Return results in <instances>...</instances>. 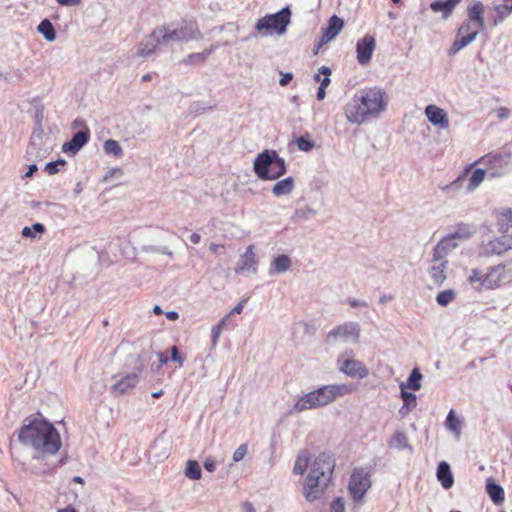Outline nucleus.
<instances>
[{
  "label": "nucleus",
  "mask_w": 512,
  "mask_h": 512,
  "mask_svg": "<svg viewBox=\"0 0 512 512\" xmlns=\"http://www.w3.org/2000/svg\"><path fill=\"white\" fill-rule=\"evenodd\" d=\"M502 5H507L508 10L512 13V0H503Z\"/></svg>",
  "instance_id": "69168bd1"
},
{
  "label": "nucleus",
  "mask_w": 512,
  "mask_h": 512,
  "mask_svg": "<svg viewBox=\"0 0 512 512\" xmlns=\"http://www.w3.org/2000/svg\"><path fill=\"white\" fill-rule=\"evenodd\" d=\"M334 468L335 461L327 453H320L314 459L303 485V496L308 502L322 498L332 483Z\"/></svg>",
  "instance_id": "7ed1b4c3"
},
{
  "label": "nucleus",
  "mask_w": 512,
  "mask_h": 512,
  "mask_svg": "<svg viewBox=\"0 0 512 512\" xmlns=\"http://www.w3.org/2000/svg\"><path fill=\"white\" fill-rule=\"evenodd\" d=\"M36 170H37L36 165H31L29 167V171L26 173V176H28V177L31 176Z\"/></svg>",
  "instance_id": "774afa93"
},
{
  "label": "nucleus",
  "mask_w": 512,
  "mask_h": 512,
  "mask_svg": "<svg viewBox=\"0 0 512 512\" xmlns=\"http://www.w3.org/2000/svg\"><path fill=\"white\" fill-rule=\"evenodd\" d=\"M246 453H247V445L246 444L240 445L233 453V460L235 462L242 460L245 457Z\"/></svg>",
  "instance_id": "3c124183"
},
{
  "label": "nucleus",
  "mask_w": 512,
  "mask_h": 512,
  "mask_svg": "<svg viewBox=\"0 0 512 512\" xmlns=\"http://www.w3.org/2000/svg\"><path fill=\"white\" fill-rule=\"evenodd\" d=\"M104 151L107 154H112L116 157H121L123 155V150L119 143L116 140L108 139L104 143Z\"/></svg>",
  "instance_id": "e433bc0d"
},
{
  "label": "nucleus",
  "mask_w": 512,
  "mask_h": 512,
  "mask_svg": "<svg viewBox=\"0 0 512 512\" xmlns=\"http://www.w3.org/2000/svg\"><path fill=\"white\" fill-rule=\"evenodd\" d=\"M290 16V9L285 7L275 14H269L259 19L256 23V30L258 32L263 30L275 31L278 34H282L290 23Z\"/></svg>",
  "instance_id": "1a4fd4ad"
},
{
  "label": "nucleus",
  "mask_w": 512,
  "mask_h": 512,
  "mask_svg": "<svg viewBox=\"0 0 512 512\" xmlns=\"http://www.w3.org/2000/svg\"><path fill=\"white\" fill-rule=\"evenodd\" d=\"M191 243L198 244L201 241V236L198 233H192L189 237Z\"/></svg>",
  "instance_id": "052dcab7"
},
{
  "label": "nucleus",
  "mask_w": 512,
  "mask_h": 512,
  "mask_svg": "<svg viewBox=\"0 0 512 512\" xmlns=\"http://www.w3.org/2000/svg\"><path fill=\"white\" fill-rule=\"evenodd\" d=\"M485 6L482 2L476 1L467 8L468 21L473 22L478 28L484 27Z\"/></svg>",
  "instance_id": "412c9836"
},
{
  "label": "nucleus",
  "mask_w": 512,
  "mask_h": 512,
  "mask_svg": "<svg viewBox=\"0 0 512 512\" xmlns=\"http://www.w3.org/2000/svg\"><path fill=\"white\" fill-rule=\"evenodd\" d=\"M371 487V469L356 467L353 469L348 490L354 501H361Z\"/></svg>",
  "instance_id": "0eeeda50"
},
{
  "label": "nucleus",
  "mask_w": 512,
  "mask_h": 512,
  "mask_svg": "<svg viewBox=\"0 0 512 512\" xmlns=\"http://www.w3.org/2000/svg\"><path fill=\"white\" fill-rule=\"evenodd\" d=\"M486 491L494 503L500 504L504 501V490L500 485L488 482Z\"/></svg>",
  "instance_id": "c756f323"
},
{
  "label": "nucleus",
  "mask_w": 512,
  "mask_h": 512,
  "mask_svg": "<svg viewBox=\"0 0 512 512\" xmlns=\"http://www.w3.org/2000/svg\"><path fill=\"white\" fill-rule=\"evenodd\" d=\"M455 297V294L452 290H445L440 292L437 297V303L441 306H446L449 304Z\"/></svg>",
  "instance_id": "c03bdc74"
},
{
  "label": "nucleus",
  "mask_w": 512,
  "mask_h": 512,
  "mask_svg": "<svg viewBox=\"0 0 512 512\" xmlns=\"http://www.w3.org/2000/svg\"><path fill=\"white\" fill-rule=\"evenodd\" d=\"M360 338V326L358 323L346 322L338 325L334 329L328 332L327 339L342 341V342H353L357 343Z\"/></svg>",
  "instance_id": "ddd939ff"
},
{
  "label": "nucleus",
  "mask_w": 512,
  "mask_h": 512,
  "mask_svg": "<svg viewBox=\"0 0 512 512\" xmlns=\"http://www.w3.org/2000/svg\"><path fill=\"white\" fill-rule=\"evenodd\" d=\"M481 29L482 28H478V26H476L473 22H463L457 31V38L454 40L449 49V54L455 55L462 48L473 42L478 35L479 30Z\"/></svg>",
  "instance_id": "f8f14e48"
},
{
  "label": "nucleus",
  "mask_w": 512,
  "mask_h": 512,
  "mask_svg": "<svg viewBox=\"0 0 512 512\" xmlns=\"http://www.w3.org/2000/svg\"><path fill=\"white\" fill-rule=\"evenodd\" d=\"M245 300L239 302L234 308L231 310L230 314H240L244 308Z\"/></svg>",
  "instance_id": "4d7b16f0"
},
{
  "label": "nucleus",
  "mask_w": 512,
  "mask_h": 512,
  "mask_svg": "<svg viewBox=\"0 0 512 512\" xmlns=\"http://www.w3.org/2000/svg\"><path fill=\"white\" fill-rule=\"evenodd\" d=\"M138 382L139 374H127L112 385L111 393L115 396L127 394L137 386Z\"/></svg>",
  "instance_id": "2eb2a0df"
},
{
  "label": "nucleus",
  "mask_w": 512,
  "mask_h": 512,
  "mask_svg": "<svg viewBox=\"0 0 512 512\" xmlns=\"http://www.w3.org/2000/svg\"><path fill=\"white\" fill-rule=\"evenodd\" d=\"M352 356V350L345 351L343 354L339 355L337 359L339 370L353 378L362 379L368 376L369 371L367 367L361 361L352 358Z\"/></svg>",
  "instance_id": "9b49d317"
},
{
  "label": "nucleus",
  "mask_w": 512,
  "mask_h": 512,
  "mask_svg": "<svg viewBox=\"0 0 512 512\" xmlns=\"http://www.w3.org/2000/svg\"><path fill=\"white\" fill-rule=\"evenodd\" d=\"M348 302H349L351 307L366 306L365 302H360V301H357L355 299H350Z\"/></svg>",
  "instance_id": "680f3d73"
},
{
  "label": "nucleus",
  "mask_w": 512,
  "mask_h": 512,
  "mask_svg": "<svg viewBox=\"0 0 512 512\" xmlns=\"http://www.w3.org/2000/svg\"><path fill=\"white\" fill-rule=\"evenodd\" d=\"M256 259L253 253L252 247H248L245 254L242 256L241 262L239 263V267L237 269L238 272H243L247 270L255 271L256 267Z\"/></svg>",
  "instance_id": "bb28decb"
},
{
  "label": "nucleus",
  "mask_w": 512,
  "mask_h": 512,
  "mask_svg": "<svg viewBox=\"0 0 512 512\" xmlns=\"http://www.w3.org/2000/svg\"><path fill=\"white\" fill-rule=\"evenodd\" d=\"M294 188V179L287 177L278 181L272 188V192L276 197L289 194Z\"/></svg>",
  "instance_id": "a878e982"
},
{
  "label": "nucleus",
  "mask_w": 512,
  "mask_h": 512,
  "mask_svg": "<svg viewBox=\"0 0 512 512\" xmlns=\"http://www.w3.org/2000/svg\"><path fill=\"white\" fill-rule=\"evenodd\" d=\"M65 164H66V161L63 160V159H59V160L54 161V162H49L45 166V171L49 175H54V174L59 172L58 166H64Z\"/></svg>",
  "instance_id": "49530a36"
},
{
  "label": "nucleus",
  "mask_w": 512,
  "mask_h": 512,
  "mask_svg": "<svg viewBox=\"0 0 512 512\" xmlns=\"http://www.w3.org/2000/svg\"><path fill=\"white\" fill-rule=\"evenodd\" d=\"M497 223L500 231H507L512 226V211L505 209L497 216Z\"/></svg>",
  "instance_id": "f704fd0d"
},
{
  "label": "nucleus",
  "mask_w": 512,
  "mask_h": 512,
  "mask_svg": "<svg viewBox=\"0 0 512 512\" xmlns=\"http://www.w3.org/2000/svg\"><path fill=\"white\" fill-rule=\"evenodd\" d=\"M225 325V319H222L216 326L212 328L211 336H212V342L213 344H216L218 341V338L221 334V331Z\"/></svg>",
  "instance_id": "de8ad7c7"
},
{
  "label": "nucleus",
  "mask_w": 512,
  "mask_h": 512,
  "mask_svg": "<svg viewBox=\"0 0 512 512\" xmlns=\"http://www.w3.org/2000/svg\"><path fill=\"white\" fill-rule=\"evenodd\" d=\"M447 261H438L434 262L433 266L430 269V275L436 284H441L446 278L445 268Z\"/></svg>",
  "instance_id": "cd10ccee"
},
{
  "label": "nucleus",
  "mask_w": 512,
  "mask_h": 512,
  "mask_svg": "<svg viewBox=\"0 0 512 512\" xmlns=\"http://www.w3.org/2000/svg\"><path fill=\"white\" fill-rule=\"evenodd\" d=\"M292 78H293L292 73H286L279 80V84L281 86H286L292 80Z\"/></svg>",
  "instance_id": "5fc2aeb1"
},
{
  "label": "nucleus",
  "mask_w": 512,
  "mask_h": 512,
  "mask_svg": "<svg viewBox=\"0 0 512 512\" xmlns=\"http://www.w3.org/2000/svg\"><path fill=\"white\" fill-rule=\"evenodd\" d=\"M82 0H56L61 6H76L81 3Z\"/></svg>",
  "instance_id": "864d4df0"
},
{
  "label": "nucleus",
  "mask_w": 512,
  "mask_h": 512,
  "mask_svg": "<svg viewBox=\"0 0 512 512\" xmlns=\"http://www.w3.org/2000/svg\"><path fill=\"white\" fill-rule=\"evenodd\" d=\"M437 478L445 489L452 487L454 479L450 466L446 462H441L437 468Z\"/></svg>",
  "instance_id": "b1692460"
},
{
  "label": "nucleus",
  "mask_w": 512,
  "mask_h": 512,
  "mask_svg": "<svg viewBox=\"0 0 512 512\" xmlns=\"http://www.w3.org/2000/svg\"><path fill=\"white\" fill-rule=\"evenodd\" d=\"M401 398L404 402V407H406L408 411H410L416 407V405H417L416 396L413 393L405 391L403 385H401Z\"/></svg>",
  "instance_id": "58836bf2"
},
{
  "label": "nucleus",
  "mask_w": 512,
  "mask_h": 512,
  "mask_svg": "<svg viewBox=\"0 0 512 512\" xmlns=\"http://www.w3.org/2000/svg\"><path fill=\"white\" fill-rule=\"evenodd\" d=\"M462 0H439L434 1L430 4V8L433 12H441L444 19H447L455 9V7L461 3Z\"/></svg>",
  "instance_id": "4be33fe9"
},
{
  "label": "nucleus",
  "mask_w": 512,
  "mask_h": 512,
  "mask_svg": "<svg viewBox=\"0 0 512 512\" xmlns=\"http://www.w3.org/2000/svg\"><path fill=\"white\" fill-rule=\"evenodd\" d=\"M220 248H223V245L215 244V243L210 244V247H209V249L213 253H217Z\"/></svg>",
  "instance_id": "e2e57ef3"
},
{
  "label": "nucleus",
  "mask_w": 512,
  "mask_h": 512,
  "mask_svg": "<svg viewBox=\"0 0 512 512\" xmlns=\"http://www.w3.org/2000/svg\"><path fill=\"white\" fill-rule=\"evenodd\" d=\"M254 172L262 180H275L286 173V164L275 150H265L254 160Z\"/></svg>",
  "instance_id": "39448f33"
},
{
  "label": "nucleus",
  "mask_w": 512,
  "mask_h": 512,
  "mask_svg": "<svg viewBox=\"0 0 512 512\" xmlns=\"http://www.w3.org/2000/svg\"><path fill=\"white\" fill-rule=\"evenodd\" d=\"M496 12V17L494 18V25L501 23L505 18H507L511 12L508 10L507 5H497L494 7Z\"/></svg>",
  "instance_id": "37998d69"
},
{
  "label": "nucleus",
  "mask_w": 512,
  "mask_h": 512,
  "mask_svg": "<svg viewBox=\"0 0 512 512\" xmlns=\"http://www.w3.org/2000/svg\"><path fill=\"white\" fill-rule=\"evenodd\" d=\"M344 21L337 15H333L328 20V25L325 28L320 40V45L326 44L333 40L343 29Z\"/></svg>",
  "instance_id": "f3484780"
},
{
  "label": "nucleus",
  "mask_w": 512,
  "mask_h": 512,
  "mask_svg": "<svg viewBox=\"0 0 512 512\" xmlns=\"http://www.w3.org/2000/svg\"><path fill=\"white\" fill-rule=\"evenodd\" d=\"M159 361H160L161 364H166L168 362V359H167V357L163 353H160L159 354Z\"/></svg>",
  "instance_id": "338daca9"
},
{
  "label": "nucleus",
  "mask_w": 512,
  "mask_h": 512,
  "mask_svg": "<svg viewBox=\"0 0 512 512\" xmlns=\"http://www.w3.org/2000/svg\"><path fill=\"white\" fill-rule=\"evenodd\" d=\"M331 512H345V504L344 500L341 497H338L333 500L330 505Z\"/></svg>",
  "instance_id": "09e8293b"
},
{
  "label": "nucleus",
  "mask_w": 512,
  "mask_h": 512,
  "mask_svg": "<svg viewBox=\"0 0 512 512\" xmlns=\"http://www.w3.org/2000/svg\"><path fill=\"white\" fill-rule=\"evenodd\" d=\"M273 270L276 273H283L290 269L291 260L287 255H279L273 261Z\"/></svg>",
  "instance_id": "473e14b6"
},
{
  "label": "nucleus",
  "mask_w": 512,
  "mask_h": 512,
  "mask_svg": "<svg viewBox=\"0 0 512 512\" xmlns=\"http://www.w3.org/2000/svg\"><path fill=\"white\" fill-rule=\"evenodd\" d=\"M242 509L244 512H255V509L250 502H243L242 503Z\"/></svg>",
  "instance_id": "13d9d810"
},
{
  "label": "nucleus",
  "mask_w": 512,
  "mask_h": 512,
  "mask_svg": "<svg viewBox=\"0 0 512 512\" xmlns=\"http://www.w3.org/2000/svg\"><path fill=\"white\" fill-rule=\"evenodd\" d=\"M309 461H310L309 454L306 451L301 452L297 456L294 466H293L294 474L302 475L306 471Z\"/></svg>",
  "instance_id": "7c9ffc66"
},
{
  "label": "nucleus",
  "mask_w": 512,
  "mask_h": 512,
  "mask_svg": "<svg viewBox=\"0 0 512 512\" xmlns=\"http://www.w3.org/2000/svg\"><path fill=\"white\" fill-rule=\"evenodd\" d=\"M422 375L418 368H414L408 378L407 386L414 391H417L421 388Z\"/></svg>",
  "instance_id": "4c0bfd02"
},
{
  "label": "nucleus",
  "mask_w": 512,
  "mask_h": 512,
  "mask_svg": "<svg viewBox=\"0 0 512 512\" xmlns=\"http://www.w3.org/2000/svg\"><path fill=\"white\" fill-rule=\"evenodd\" d=\"M157 33H159V29L154 30L146 39V41L140 44L136 53L138 57H146L155 52L159 44V40L156 38Z\"/></svg>",
  "instance_id": "5701e85b"
},
{
  "label": "nucleus",
  "mask_w": 512,
  "mask_h": 512,
  "mask_svg": "<svg viewBox=\"0 0 512 512\" xmlns=\"http://www.w3.org/2000/svg\"><path fill=\"white\" fill-rule=\"evenodd\" d=\"M45 232V226L41 223H35L32 227L25 226L22 229V236L28 237V238H35V233H44Z\"/></svg>",
  "instance_id": "a19ab883"
},
{
  "label": "nucleus",
  "mask_w": 512,
  "mask_h": 512,
  "mask_svg": "<svg viewBox=\"0 0 512 512\" xmlns=\"http://www.w3.org/2000/svg\"><path fill=\"white\" fill-rule=\"evenodd\" d=\"M428 120L435 126L446 129L449 127V119L447 113L436 105H428L425 109Z\"/></svg>",
  "instance_id": "a211bd4d"
},
{
  "label": "nucleus",
  "mask_w": 512,
  "mask_h": 512,
  "mask_svg": "<svg viewBox=\"0 0 512 512\" xmlns=\"http://www.w3.org/2000/svg\"><path fill=\"white\" fill-rule=\"evenodd\" d=\"M390 446L398 449L405 448L407 446V437L403 432L396 431L390 440Z\"/></svg>",
  "instance_id": "79ce46f5"
},
{
  "label": "nucleus",
  "mask_w": 512,
  "mask_h": 512,
  "mask_svg": "<svg viewBox=\"0 0 512 512\" xmlns=\"http://www.w3.org/2000/svg\"><path fill=\"white\" fill-rule=\"evenodd\" d=\"M495 113L497 118L502 120L510 115V110L506 107H499L498 109H496Z\"/></svg>",
  "instance_id": "603ef678"
},
{
  "label": "nucleus",
  "mask_w": 512,
  "mask_h": 512,
  "mask_svg": "<svg viewBox=\"0 0 512 512\" xmlns=\"http://www.w3.org/2000/svg\"><path fill=\"white\" fill-rule=\"evenodd\" d=\"M185 476L191 480H200L201 467L196 460H188L185 467Z\"/></svg>",
  "instance_id": "2f4dec72"
},
{
  "label": "nucleus",
  "mask_w": 512,
  "mask_h": 512,
  "mask_svg": "<svg viewBox=\"0 0 512 512\" xmlns=\"http://www.w3.org/2000/svg\"><path fill=\"white\" fill-rule=\"evenodd\" d=\"M376 48V40L372 35H365L362 39L358 40L356 45L357 61L361 65H367Z\"/></svg>",
  "instance_id": "4468645a"
},
{
  "label": "nucleus",
  "mask_w": 512,
  "mask_h": 512,
  "mask_svg": "<svg viewBox=\"0 0 512 512\" xmlns=\"http://www.w3.org/2000/svg\"><path fill=\"white\" fill-rule=\"evenodd\" d=\"M58 512H77L76 509L72 506H68L63 509H59Z\"/></svg>",
  "instance_id": "0e129e2a"
},
{
  "label": "nucleus",
  "mask_w": 512,
  "mask_h": 512,
  "mask_svg": "<svg viewBox=\"0 0 512 512\" xmlns=\"http://www.w3.org/2000/svg\"><path fill=\"white\" fill-rule=\"evenodd\" d=\"M350 388L342 385H326L317 390L311 391L300 397L293 406L296 412L316 409L332 403L336 397L348 394Z\"/></svg>",
  "instance_id": "20e7f679"
},
{
  "label": "nucleus",
  "mask_w": 512,
  "mask_h": 512,
  "mask_svg": "<svg viewBox=\"0 0 512 512\" xmlns=\"http://www.w3.org/2000/svg\"><path fill=\"white\" fill-rule=\"evenodd\" d=\"M486 175V170L482 168L475 169L471 174L467 186L468 191L475 190L484 180Z\"/></svg>",
  "instance_id": "72a5a7b5"
},
{
  "label": "nucleus",
  "mask_w": 512,
  "mask_h": 512,
  "mask_svg": "<svg viewBox=\"0 0 512 512\" xmlns=\"http://www.w3.org/2000/svg\"><path fill=\"white\" fill-rule=\"evenodd\" d=\"M38 31L48 40L53 41L56 37L55 29L48 19H44L38 26Z\"/></svg>",
  "instance_id": "c9c22d12"
},
{
  "label": "nucleus",
  "mask_w": 512,
  "mask_h": 512,
  "mask_svg": "<svg viewBox=\"0 0 512 512\" xmlns=\"http://www.w3.org/2000/svg\"><path fill=\"white\" fill-rule=\"evenodd\" d=\"M472 235V231L468 225L461 224L457 227L456 231L452 234H450L453 239L456 240H463L468 239Z\"/></svg>",
  "instance_id": "ea45409f"
},
{
  "label": "nucleus",
  "mask_w": 512,
  "mask_h": 512,
  "mask_svg": "<svg viewBox=\"0 0 512 512\" xmlns=\"http://www.w3.org/2000/svg\"><path fill=\"white\" fill-rule=\"evenodd\" d=\"M18 433V440L21 444L31 446L41 455H54L61 447V439L55 427L45 419H27Z\"/></svg>",
  "instance_id": "f257e3e1"
},
{
  "label": "nucleus",
  "mask_w": 512,
  "mask_h": 512,
  "mask_svg": "<svg viewBox=\"0 0 512 512\" xmlns=\"http://www.w3.org/2000/svg\"><path fill=\"white\" fill-rule=\"evenodd\" d=\"M445 425L447 429L452 431L457 437L461 434L462 429V419L458 418L455 415V411L451 409L447 415Z\"/></svg>",
  "instance_id": "c85d7f7f"
},
{
  "label": "nucleus",
  "mask_w": 512,
  "mask_h": 512,
  "mask_svg": "<svg viewBox=\"0 0 512 512\" xmlns=\"http://www.w3.org/2000/svg\"><path fill=\"white\" fill-rule=\"evenodd\" d=\"M204 468L209 472H213L216 469V463L211 459H207L204 462Z\"/></svg>",
  "instance_id": "6e6d98bb"
},
{
  "label": "nucleus",
  "mask_w": 512,
  "mask_h": 512,
  "mask_svg": "<svg viewBox=\"0 0 512 512\" xmlns=\"http://www.w3.org/2000/svg\"><path fill=\"white\" fill-rule=\"evenodd\" d=\"M171 360L178 363L179 367L184 365L185 358L180 354L177 346L171 348Z\"/></svg>",
  "instance_id": "8fccbe9b"
},
{
  "label": "nucleus",
  "mask_w": 512,
  "mask_h": 512,
  "mask_svg": "<svg viewBox=\"0 0 512 512\" xmlns=\"http://www.w3.org/2000/svg\"><path fill=\"white\" fill-rule=\"evenodd\" d=\"M159 34L162 35V40L168 42L174 41H189L192 39H201L202 34L198 28L196 20L183 21L179 28L172 31H167L164 27L159 29Z\"/></svg>",
  "instance_id": "6e6552de"
},
{
  "label": "nucleus",
  "mask_w": 512,
  "mask_h": 512,
  "mask_svg": "<svg viewBox=\"0 0 512 512\" xmlns=\"http://www.w3.org/2000/svg\"><path fill=\"white\" fill-rule=\"evenodd\" d=\"M165 315H166V318L171 321H175L179 318V314L176 311H168V312H166Z\"/></svg>",
  "instance_id": "bf43d9fd"
},
{
  "label": "nucleus",
  "mask_w": 512,
  "mask_h": 512,
  "mask_svg": "<svg viewBox=\"0 0 512 512\" xmlns=\"http://www.w3.org/2000/svg\"><path fill=\"white\" fill-rule=\"evenodd\" d=\"M389 102L387 93L379 87H369L355 94L345 106L349 122L362 124L368 118H376L386 110Z\"/></svg>",
  "instance_id": "f03ea898"
},
{
  "label": "nucleus",
  "mask_w": 512,
  "mask_h": 512,
  "mask_svg": "<svg viewBox=\"0 0 512 512\" xmlns=\"http://www.w3.org/2000/svg\"><path fill=\"white\" fill-rule=\"evenodd\" d=\"M483 164L486 166L488 175L491 178H498L501 177L504 174V167L506 166V162L504 160L503 155L499 153H488L484 156H482L479 160L474 162L473 164L466 167L463 171V173L457 178L456 181H461L466 177V175L472 170L473 166L476 164Z\"/></svg>",
  "instance_id": "9d476101"
},
{
  "label": "nucleus",
  "mask_w": 512,
  "mask_h": 512,
  "mask_svg": "<svg viewBox=\"0 0 512 512\" xmlns=\"http://www.w3.org/2000/svg\"><path fill=\"white\" fill-rule=\"evenodd\" d=\"M331 69L327 66H322L319 68V73L315 75V80L320 82V86L317 91V99L319 101L323 100L326 97V88L329 86L331 80Z\"/></svg>",
  "instance_id": "aec40b11"
},
{
  "label": "nucleus",
  "mask_w": 512,
  "mask_h": 512,
  "mask_svg": "<svg viewBox=\"0 0 512 512\" xmlns=\"http://www.w3.org/2000/svg\"><path fill=\"white\" fill-rule=\"evenodd\" d=\"M296 144L299 150L301 151H310L314 147V142L310 140L308 137L301 136L297 138Z\"/></svg>",
  "instance_id": "a18cd8bd"
},
{
  "label": "nucleus",
  "mask_w": 512,
  "mask_h": 512,
  "mask_svg": "<svg viewBox=\"0 0 512 512\" xmlns=\"http://www.w3.org/2000/svg\"><path fill=\"white\" fill-rule=\"evenodd\" d=\"M508 275L505 265L499 264L490 267L486 272L473 269L469 282L475 285V288L481 290H494L501 287L507 281Z\"/></svg>",
  "instance_id": "423d86ee"
},
{
  "label": "nucleus",
  "mask_w": 512,
  "mask_h": 512,
  "mask_svg": "<svg viewBox=\"0 0 512 512\" xmlns=\"http://www.w3.org/2000/svg\"><path fill=\"white\" fill-rule=\"evenodd\" d=\"M457 242L450 235L444 237L434 248L433 252V262L438 261H446L445 257L451 252L454 248L457 247Z\"/></svg>",
  "instance_id": "6ab92c4d"
},
{
  "label": "nucleus",
  "mask_w": 512,
  "mask_h": 512,
  "mask_svg": "<svg viewBox=\"0 0 512 512\" xmlns=\"http://www.w3.org/2000/svg\"><path fill=\"white\" fill-rule=\"evenodd\" d=\"M89 129L78 131L74 134L72 139L62 146V151L65 153L76 154L89 140Z\"/></svg>",
  "instance_id": "dca6fc26"
},
{
  "label": "nucleus",
  "mask_w": 512,
  "mask_h": 512,
  "mask_svg": "<svg viewBox=\"0 0 512 512\" xmlns=\"http://www.w3.org/2000/svg\"><path fill=\"white\" fill-rule=\"evenodd\" d=\"M213 51H214V46H211L210 48L204 50L203 52L191 53L186 58H184L182 62L186 66L204 64L206 62L207 58L211 55V53Z\"/></svg>",
  "instance_id": "393cba45"
}]
</instances>
